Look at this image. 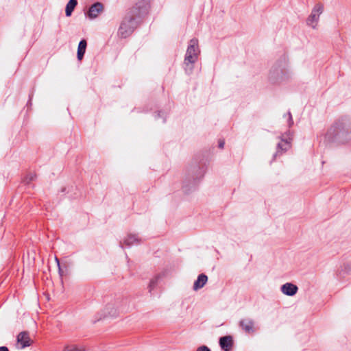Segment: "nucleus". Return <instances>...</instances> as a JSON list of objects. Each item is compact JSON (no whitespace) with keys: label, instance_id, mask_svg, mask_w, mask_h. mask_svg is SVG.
<instances>
[{"label":"nucleus","instance_id":"nucleus-1","mask_svg":"<svg viewBox=\"0 0 351 351\" xmlns=\"http://www.w3.org/2000/svg\"><path fill=\"white\" fill-rule=\"evenodd\" d=\"M200 54L198 40L195 38L190 40L184 56V63L185 71L191 73L193 69V64L197 61Z\"/></svg>","mask_w":351,"mask_h":351},{"label":"nucleus","instance_id":"nucleus-2","mask_svg":"<svg viewBox=\"0 0 351 351\" xmlns=\"http://www.w3.org/2000/svg\"><path fill=\"white\" fill-rule=\"evenodd\" d=\"M137 27L136 19L127 14L121 23L119 34L123 38L129 36Z\"/></svg>","mask_w":351,"mask_h":351},{"label":"nucleus","instance_id":"nucleus-3","mask_svg":"<svg viewBox=\"0 0 351 351\" xmlns=\"http://www.w3.org/2000/svg\"><path fill=\"white\" fill-rule=\"evenodd\" d=\"M149 8V0H140L136 3L128 14L137 19L146 14L148 12Z\"/></svg>","mask_w":351,"mask_h":351},{"label":"nucleus","instance_id":"nucleus-4","mask_svg":"<svg viewBox=\"0 0 351 351\" xmlns=\"http://www.w3.org/2000/svg\"><path fill=\"white\" fill-rule=\"evenodd\" d=\"M324 6L322 4H317L313 8L311 14L307 19L308 25L312 27L313 29L316 28L319 21V16L323 12Z\"/></svg>","mask_w":351,"mask_h":351},{"label":"nucleus","instance_id":"nucleus-5","mask_svg":"<svg viewBox=\"0 0 351 351\" xmlns=\"http://www.w3.org/2000/svg\"><path fill=\"white\" fill-rule=\"evenodd\" d=\"M17 343L20 345V348L23 349L32 345V341L31 340L29 333L26 331L21 332L16 337Z\"/></svg>","mask_w":351,"mask_h":351},{"label":"nucleus","instance_id":"nucleus-6","mask_svg":"<svg viewBox=\"0 0 351 351\" xmlns=\"http://www.w3.org/2000/svg\"><path fill=\"white\" fill-rule=\"evenodd\" d=\"M239 326L247 333L252 334L255 332L254 322L252 319H243L239 322Z\"/></svg>","mask_w":351,"mask_h":351},{"label":"nucleus","instance_id":"nucleus-7","mask_svg":"<svg viewBox=\"0 0 351 351\" xmlns=\"http://www.w3.org/2000/svg\"><path fill=\"white\" fill-rule=\"evenodd\" d=\"M104 6L101 3H95L90 7L88 12V16L90 19H94L99 16V14L102 12Z\"/></svg>","mask_w":351,"mask_h":351},{"label":"nucleus","instance_id":"nucleus-8","mask_svg":"<svg viewBox=\"0 0 351 351\" xmlns=\"http://www.w3.org/2000/svg\"><path fill=\"white\" fill-rule=\"evenodd\" d=\"M298 289V288L296 285L290 282L284 284L280 288L282 293L289 296L294 295L297 293Z\"/></svg>","mask_w":351,"mask_h":351},{"label":"nucleus","instance_id":"nucleus-9","mask_svg":"<svg viewBox=\"0 0 351 351\" xmlns=\"http://www.w3.org/2000/svg\"><path fill=\"white\" fill-rule=\"evenodd\" d=\"M219 345L224 351H230L233 346V340L231 336H224L219 339Z\"/></svg>","mask_w":351,"mask_h":351},{"label":"nucleus","instance_id":"nucleus-10","mask_svg":"<svg viewBox=\"0 0 351 351\" xmlns=\"http://www.w3.org/2000/svg\"><path fill=\"white\" fill-rule=\"evenodd\" d=\"M208 280V277L204 274H201L198 276L197 280L193 284V289L197 291L202 288Z\"/></svg>","mask_w":351,"mask_h":351},{"label":"nucleus","instance_id":"nucleus-11","mask_svg":"<svg viewBox=\"0 0 351 351\" xmlns=\"http://www.w3.org/2000/svg\"><path fill=\"white\" fill-rule=\"evenodd\" d=\"M86 46H87V43H86V40L84 39H82L79 43L78 47H77V59L79 60H81L83 58V56L86 52Z\"/></svg>","mask_w":351,"mask_h":351},{"label":"nucleus","instance_id":"nucleus-12","mask_svg":"<svg viewBox=\"0 0 351 351\" xmlns=\"http://www.w3.org/2000/svg\"><path fill=\"white\" fill-rule=\"evenodd\" d=\"M291 147V143L290 141H287V140H282V141L280 143H279L278 144V146H277V152L276 153L274 154V157H276L277 156V154H279L280 152H285L287 151V149H289Z\"/></svg>","mask_w":351,"mask_h":351},{"label":"nucleus","instance_id":"nucleus-13","mask_svg":"<svg viewBox=\"0 0 351 351\" xmlns=\"http://www.w3.org/2000/svg\"><path fill=\"white\" fill-rule=\"evenodd\" d=\"M139 243L138 237L135 234H128L124 239V243L128 246H131Z\"/></svg>","mask_w":351,"mask_h":351},{"label":"nucleus","instance_id":"nucleus-14","mask_svg":"<svg viewBox=\"0 0 351 351\" xmlns=\"http://www.w3.org/2000/svg\"><path fill=\"white\" fill-rule=\"evenodd\" d=\"M77 4V0H69L66 5L65 13L66 16H70Z\"/></svg>","mask_w":351,"mask_h":351},{"label":"nucleus","instance_id":"nucleus-15","mask_svg":"<svg viewBox=\"0 0 351 351\" xmlns=\"http://www.w3.org/2000/svg\"><path fill=\"white\" fill-rule=\"evenodd\" d=\"M63 351H84V349L76 345H67L64 348Z\"/></svg>","mask_w":351,"mask_h":351},{"label":"nucleus","instance_id":"nucleus-16","mask_svg":"<svg viewBox=\"0 0 351 351\" xmlns=\"http://www.w3.org/2000/svg\"><path fill=\"white\" fill-rule=\"evenodd\" d=\"M158 278L156 277L150 280V282L149 285V291H152V290L155 287V286L156 285V284L158 282Z\"/></svg>","mask_w":351,"mask_h":351},{"label":"nucleus","instance_id":"nucleus-17","mask_svg":"<svg viewBox=\"0 0 351 351\" xmlns=\"http://www.w3.org/2000/svg\"><path fill=\"white\" fill-rule=\"evenodd\" d=\"M287 119H288V125L289 127H291L293 124V121L292 118V115L290 112L287 113Z\"/></svg>","mask_w":351,"mask_h":351},{"label":"nucleus","instance_id":"nucleus-18","mask_svg":"<svg viewBox=\"0 0 351 351\" xmlns=\"http://www.w3.org/2000/svg\"><path fill=\"white\" fill-rule=\"evenodd\" d=\"M196 351H211V350L206 346H201L197 348Z\"/></svg>","mask_w":351,"mask_h":351},{"label":"nucleus","instance_id":"nucleus-19","mask_svg":"<svg viewBox=\"0 0 351 351\" xmlns=\"http://www.w3.org/2000/svg\"><path fill=\"white\" fill-rule=\"evenodd\" d=\"M224 144H225L224 141H220L219 142V147L221 149H223V147H224Z\"/></svg>","mask_w":351,"mask_h":351},{"label":"nucleus","instance_id":"nucleus-20","mask_svg":"<svg viewBox=\"0 0 351 351\" xmlns=\"http://www.w3.org/2000/svg\"><path fill=\"white\" fill-rule=\"evenodd\" d=\"M108 314L110 315V316H114L116 315L117 314V311L116 310H114L112 311H110L108 313Z\"/></svg>","mask_w":351,"mask_h":351},{"label":"nucleus","instance_id":"nucleus-21","mask_svg":"<svg viewBox=\"0 0 351 351\" xmlns=\"http://www.w3.org/2000/svg\"><path fill=\"white\" fill-rule=\"evenodd\" d=\"M0 351H9V350L5 346H1V347H0Z\"/></svg>","mask_w":351,"mask_h":351},{"label":"nucleus","instance_id":"nucleus-22","mask_svg":"<svg viewBox=\"0 0 351 351\" xmlns=\"http://www.w3.org/2000/svg\"><path fill=\"white\" fill-rule=\"evenodd\" d=\"M58 272H59L60 275L62 276V269L60 267V265L58 266Z\"/></svg>","mask_w":351,"mask_h":351},{"label":"nucleus","instance_id":"nucleus-23","mask_svg":"<svg viewBox=\"0 0 351 351\" xmlns=\"http://www.w3.org/2000/svg\"><path fill=\"white\" fill-rule=\"evenodd\" d=\"M55 261H56V263H57V265H58V266H60V261H59V259H58L57 257H56V258H55Z\"/></svg>","mask_w":351,"mask_h":351}]
</instances>
